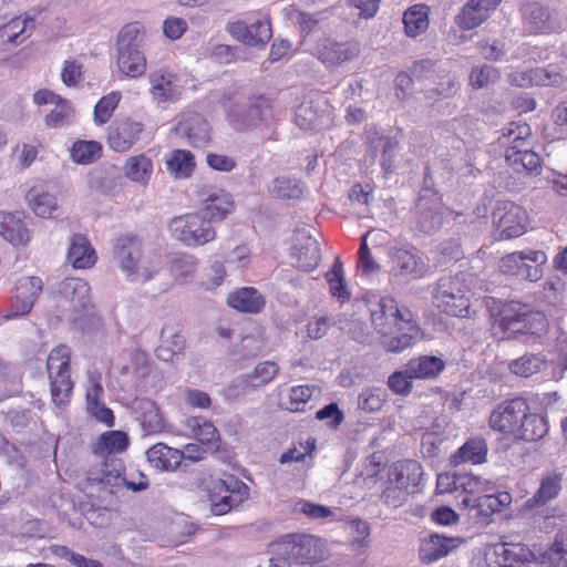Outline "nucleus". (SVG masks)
<instances>
[{"mask_svg": "<svg viewBox=\"0 0 567 567\" xmlns=\"http://www.w3.org/2000/svg\"><path fill=\"white\" fill-rule=\"evenodd\" d=\"M320 542L312 535L288 534L271 544L269 567H321Z\"/></svg>", "mask_w": 567, "mask_h": 567, "instance_id": "nucleus-1", "label": "nucleus"}, {"mask_svg": "<svg viewBox=\"0 0 567 567\" xmlns=\"http://www.w3.org/2000/svg\"><path fill=\"white\" fill-rule=\"evenodd\" d=\"M499 326L506 340H522L525 343H535L546 332L548 322L540 311H533L527 305L517 301V307L505 310V317Z\"/></svg>", "mask_w": 567, "mask_h": 567, "instance_id": "nucleus-2", "label": "nucleus"}, {"mask_svg": "<svg viewBox=\"0 0 567 567\" xmlns=\"http://www.w3.org/2000/svg\"><path fill=\"white\" fill-rule=\"evenodd\" d=\"M112 254L121 270L131 280L146 281L156 271L144 262L143 241L137 235L125 234L117 237L113 244Z\"/></svg>", "mask_w": 567, "mask_h": 567, "instance_id": "nucleus-3", "label": "nucleus"}, {"mask_svg": "<svg viewBox=\"0 0 567 567\" xmlns=\"http://www.w3.org/2000/svg\"><path fill=\"white\" fill-rule=\"evenodd\" d=\"M225 111L229 124L244 132L266 122L271 116L272 105L271 100L265 95H251L234 100Z\"/></svg>", "mask_w": 567, "mask_h": 567, "instance_id": "nucleus-4", "label": "nucleus"}, {"mask_svg": "<svg viewBox=\"0 0 567 567\" xmlns=\"http://www.w3.org/2000/svg\"><path fill=\"white\" fill-rule=\"evenodd\" d=\"M143 42L137 23H130L122 28L117 37V66L130 78H138L146 71V59L140 50Z\"/></svg>", "mask_w": 567, "mask_h": 567, "instance_id": "nucleus-5", "label": "nucleus"}, {"mask_svg": "<svg viewBox=\"0 0 567 567\" xmlns=\"http://www.w3.org/2000/svg\"><path fill=\"white\" fill-rule=\"evenodd\" d=\"M471 290L461 276H446L439 279L434 292L437 307L449 316L470 318L472 316Z\"/></svg>", "mask_w": 567, "mask_h": 567, "instance_id": "nucleus-6", "label": "nucleus"}, {"mask_svg": "<svg viewBox=\"0 0 567 567\" xmlns=\"http://www.w3.org/2000/svg\"><path fill=\"white\" fill-rule=\"evenodd\" d=\"M172 236L187 247H199L216 237L213 223L199 210L176 216L169 221Z\"/></svg>", "mask_w": 567, "mask_h": 567, "instance_id": "nucleus-7", "label": "nucleus"}, {"mask_svg": "<svg viewBox=\"0 0 567 567\" xmlns=\"http://www.w3.org/2000/svg\"><path fill=\"white\" fill-rule=\"evenodd\" d=\"M52 401L56 405H64L69 402L73 389L70 375V349L66 346H59L51 350L47 360Z\"/></svg>", "mask_w": 567, "mask_h": 567, "instance_id": "nucleus-8", "label": "nucleus"}, {"mask_svg": "<svg viewBox=\"0 0 567 567\" xmlns=\"http://www.w3.org/2000/svg\"><path fill=\"white\" fill-rule=\"evenodd\" d=\"M547 256L542 250L515 251L499 261V271L520 280L537 281L543 277V266Z\"/></svg>", "mask_w": 567, "mask_h": 567, "instance_id": "nucleus-9", "label": "nucleus"}, {"mask_svg": "<svg viewBox=\"0 0 567 567\" xmlns=\"http://www.w3.org/2000/svg\"><path fill=\"white\" fill-rule=\"evenodd\" d=\"M249 497V487L240 480L228 475L225 480L214 482L209 493L210 512L225 515Z\"/></svg>", "mask_w": 567, "mask_h": 567, "instance_id": "nucleus-10", "label": "nucleus"}, {"mask_svg": "<svg viewBox=\"0 0 567 567\" xmlns=\"http://www.w3.org/2000/svg\"><path fill=\"white\" fill-rule=\"evenodd\" d=\"M392 474L395 486H392V506H402L410 495L417 492V485L421 482L423 471L419 462L414 460H404L394 464Z\"/></svg>", "mask_w": 567, "mask_h": 567, "instance_id": "nucleus-11", "label": "nucleus"}, {"mask_svg": "<svg viewBox=\"0 0 567 567\" xmlns=\"http://www.w3.org/2000/svg\"><path fill=\"white\" fill-rule=\"evenodd\" d=\"M360 52L361 43L353 39L340 42L332 38H322L313 48V55L327 68L339 66L354 60L359 56Z\"/></svg>", "mask_w": 567, "mask_h": 567, "instance_id": "nucleus-12", "label": "nucleus"}, {"mask_svg": "<svg viewBox=\"0 0 567 567\" xmlns=\"http://www.w3.org/2000/svg\"><path fill=\"white\" fill-rule=\"evenodd\" d=\"M100 457V466L87 472L86 481L92 485H101V488L110 494H116L126 483V478L123 477V461L114 454Z\"/></svg>", "mask_w": 567, "mask_h": 567, "instance_id": "nucleus-13", "label": "nucleus"}, {"mask_svg": "<svg viewBox=\"0 0 567 567\" xmlns=\"http://www.w3.org/2000/svg\"><path fill=\"white\" fill-rule=\"evenodd\" d=\"M529 405L524 398L517 396L497 405L489 415V426L501 433L516 435V430L524 420Z\"/></svg>", "mask_w": 567, "mask_h": 567, "instance_id": "nucleus-14", "label": "nucleus"}, {"mask_svg": "<svg viewBox=\"0 0 567 567\" xmlns=\"http://www.w3.org/2000/svg\"><path fill=\"white\" fill-rule=\"evenodd\" d=\"M524 28L530 34H549L560 29L548 8L537 1H524L520 6Z\"/></svg>", "mask_w": 567, "mask_h": 567, "instance_id": "nucleus-15", "label": "nucleus"}, {"mask_svg": "<svg viewBox=\"0 0 567 567\" xmlns=\"http://www.w3.org/2000/svg\"><path fill=\"white\" fill-rule=\"evenodd\" d=\"M392 352H401L411 347L420 333V327L412 311L405 306H395L392 313Z\"/></svg>", "mask_w": 567, "mask_h": 567, "instance_id": "nucleus-16", "label": "nucleus"}, {"mask_svg": "<svg viewBox=\"0 0 567 567\" xmlns=\"http://www.w3.org/2000/svg\"><path fill=\"white\" fill-rule=\"evenodd\" d=\"M525 210L512 203L501 204L492 214L493 223L499 231L501 239H512L525 233Z\"/></svg>", "mask_w": 567, "mask_h": 567, "instance_id": "nucleus-17", "label": "nucleus"}, {"mask_svg": "<svg viewBox=\"0 0 567 567\" xmlns=\"http://www.w3.org/2000/svg\"><path fill=\"white\" fill-rule=\"evenodd\" d=\"M61 306L68 303V310L78 315L85 311L91 303L90 286L79 278H66L61 281L55 291Z\"/></svg>", "mask_w": 567, "mask_h": 567, "instance_id": "nucleus-18", "label": "nucleus"}, {"mask_svg": "<svg viewBox=\"0 0 567 567\" xmlns=\"http://www.w3.org/2000/svg\"><path fill=\"white\" fill-rule=\"evenodd\" d=\"M90 384L86 389L85 402L86 412L90 416L106 426L114 425V414L104 402V389L101 383V374L96 372L89 373Z\"/></svg>", "mask_w": 567, "mask_h": 567, "instance_id": "nucleus-19", "label": "nucleus"}, {"mask_svg": "<svg viewBox=\"0 0 567 567\" xmlns=\"http://www.w3.org/2000/svg\"><path fill=\"white\" fill-rule=\"evenodd\" d=\"M227 31L236 40L250 47L265 45L271 39V27L268 20H258L251 24L244 21L228 23Z\"/></svg>", "mask_w": 567, "mask_h": 567, "instance_id": "nucleus-20", "label": "nucleus"}, {"mask_svg": "<svg viewBox=\"0 0 567 567\" xmlns=\"http://www.w3.org/2000/svg\"><path fill=\"white\" fill-rule=\"evenodd\" d=\"M392 269H395V276L409 280L420 278L425 275L427 266L414 247L396 249L392 254Z\"/></svg>", "mask_w": 567, "mask_h": 567, "instance_id": "nucleus-21", "label": "nucleus"}, {"mask_svg": "<svg viewBox=\"0 0 567 567\" xmlns=\"http://www.w3.org/2000/svg\"><path fill=\"white\" fill-rule=\"evenodd\" d=\"M143 124L131 118L116 122L109 132L107 144L115 152L128 151L140 138Z\"/></svg>", "mask_w": 567, "mask_h": 567, "instance_id": "nucleus-22", "label": "nucleus"}, {"mask_svg": "<svg viewBox=\"0 0 567 567\" xmlns=\"http://www.w3.org/2000/svg\"><path fill=\"white\" fill-rule=\"evenodd\" d=\"M495 555L498 567H538L534 554L522 544L498 545Z\"/></svg>", "mask_w": 567, "mask_h": 567, "instance_id": "nucleus-23", "label": "nucleus"}, {"mask_svg": "<svg viewBox=\"0 0 567 567\" xmlns=\"http://www.w3.org/2000/svg\"><path fill=\"white\" fill-rule=\"evenodd\" d=\"M176 130L194 147L206 146L210 141L208 122L196 113L185 116Z\"/></svg>", "mask_w": 567, "mask_h": 567, "instance_id": "nucleus-24", "label": "nucleus"}, {"mask_svg": "<svg viewBox=\"0 0 567 567\" xmlns=\"http://www.w3.org/2000/svg\"><path fill=\"white\" fill-rule=\"evenodd\" d=\"M131 408L146 434L158 433L164 429L163 417L154 401L137 398L132 402Z\"/></svg>", "mask_w": 567, "mask_h": 567, "instance_id": "nucleus-25", "label": "nucleus"}, {"mask_svg": "<svg viewBox=\"0 0 567 567\" xmlns=\"http://www.w3.org/2000/svg\"><path fill=\"white\" fill-rule=\"evenodd\" d=\"M146 457L148 463L156 470L174 471L183 461L184 453L164 443H157L146 451Z\"/></svg>", "mask_w": 567, "mask_h": 567, "instance_id": "nucleus-26", "label": "nucleus"}, {"mask_svg": "<svg viewBox=\"0 0 567 567\" xmlns=\"http://www.w3.org/2000/svg\"><path fill=\"white\" fill-rule=\"evenodd\" d=\"M66 258L76 269L90 268L96 261L94 248L86 236L82 234L72 236Z\"/></svg>", "mask_w": 567, "mask_h": 567, "instance_id": "nucleus-27", "label": "nucleus"}, {"mask_svg": "<svg viewBox=\"0 0 567 567\" xmlns=\"http://www.w3.org/2000/svg\"><path fill=\"white\" fill-rule=\"evenodd\" d=\"M457 538L432 534L423 539L419 549L420 558L424 563H433L446 556L456 547Z\"/></svg>", "mask_w": 567, "mask_h": 567, "instance_id": "nucleus-28", "label": "nucleus"}, {"mask_svg": "<svg viewBox=\"0 0 567 567\" xmlns=\"http://www.w3.org/2000/svg\"><path fill=\"white\" fill-rule=\"evenodd\" d=\"M367 303L370 309L371 322L377 332L383 338L382 343L385 347V350L390 351V343L388 341L390 324L386 316V298L371 293L367 297Z\"/></svg>", "mask_w": 567, "mask_h": 567, "instance_id": "nucleus-29", "label": "nucleus"}, {"mask_svg": "<svg viewBox=\"0 0 567 567\" xmlns=\"http://www.w3.org/2000/svg\"><path fill=\"white\" fill-rule=\"evenodd\" d=\"M549 431L547 417L537 413L526 412L524 420L516 430L515 440L525 442H538Z\"/></svg>", "mask_w": 567, "mask_h": 567, "instance_id": "nucleus-30", "label": "nucleus"}, {"mask_svg": "<svg viewBox=\"0 0 567 567\" xmlns=\"http://www.w3.org/2000/svg\"><path fill=\"white\" fill-rule=\"evenodd\" d=\"M0 235L13 246L25 245L30 240L22 218L11 213H0Z\"/></svg>", "mask_w": 567, "mask_h": 567, "instance_id": "nucleus-31", "label": "nucleus"}, {"mask_svg": "<svg viewBox=\"0 0 567 567\" xmlns=\"http://www.w3.org/2000/svg\"><path fill=\"white\" fill-rule=\"evenodd\" d=\"M227 302L231 308L248 313H258L265 306L264 297L252 287H244L229 293Z\"/></svg>", "mask_w": 567, "mask_h": 567, "instance_id": "nucleus-32", "label": "nucleus"}, {"mask_svg": "<svg viewBox=\"0 0 567 567\" xmlns=\"http://www.w3.org/2000/svg\"><path fill=\"white\" fill-rule=\"evenodd\" d=\"M487 443L483 437L468 439L450 458V464L458 466L464 462L482 464L486 461Z\"/></svg>", "mask_w": 567, "mask_h": 567, "instance_id": "nucleus-33", "label": "nucleus"}, {"mask_svg": "<svg viewBox=\"0 0 567 567\" xmlns=\"http://www.w3.org/2000/svg\"><path fill=\"white\" fill-rule=\"evenodd\" d=\"M204 203L199 212L213 224L223 220L234 209L231 196L221 189L213 192Z\"/></svg>", "mask_w": 567, "mask_h": 567, "instance_id": "nucleus-34", "label": "nucleus"}, {"mask_svg": "<svg viewBox=\"0 0 567 567\" xmlns=\"http://www.w3.org/2000/svg\"><path fill=\"white\" fill-rule=\"evenodd\" d=\"M295 123L301 130H316L323 125V111L319 101L305 99L296 109Z\"/></svg>", "mask_w": 567, "mask_h": 567, "instance_id": "nucleus-35", "label": "nucleus"}, {"mask_svg": "<svg viewBox=\"0 0 567 567\" xmlns=\"http://www.w3.org/2000/svg\"><path fill=\"white\" fill-rule=\"evenodd\" d=\"M416 213V228L427 235L435 234L443 226V214L439 205H429V202H419Z\"/></svg>", "mask_w": 567, "mask_h": 567, "instance_id": "nucleus-36", "label": "nucleus"}, {"mask_svg": "<svg viewBox=\"0 0 567 567\" xmlns=\"http://www.w3.org/2000/svg\"><path fill=\"white\" fill-rule=\"evenodd\" d=\"M125 176L142 186H146L153 174V162L144 154L130 156L124 165Z\"/></svg>", "mask_w": 567, "mask_h": 567, "instance_id": "nucleus-37", "label": "nucleus"}, {"mask_svg": "<svg viewBox=\"0 0 567 567\" xmlns=\"http://www.w3.org/2000/svg\"><path fill=\"white\" fill-rule=\"evenodd\" d=\"M404 31L408 37L415 38L429 28V7L414 4L410 7L402 18Z\"/></svg>", "mask_w": 567, "mask_h": 567, "instance_id": "nucleus-38", "label": "nucleus"}, {"mask_svg": "<svg viewBox=\"0 0 567 567\" xmlns=\"http://www.w3.org/2000/svg\"><path fill=\"white\" fill-rule=\"evenodd\" d=\"M408 365L415 379H433L445 369V362L435 355H422L411 360Z\"/></svg>", "mask_w": 567, "mask_h": 567, "instance_id": "nucleus-39", "label": "nucleus"}, {"mask_svg": "<svg viewBox=\"0 0 567 567\" xmlns=\"http://www.w3.org/2000/svg\"><path fill=\"white\" fill-rule=\"evenodd\" d=\"M25 199L34 214L43 218L52 217V213L58 209L56 198L39 187H32Z\"/></svg>", "mask_w": 567, "mask_h": 567, "instance_id": "nucleus-40", "label": "nucleus"}, {"mask_svg": "<svg viewBox=\"0 0 567 567\" xmlns=\"http://www.w3.org/2000/svg\"><path fill=\"white\" fill-rule=\"evenodd\" d=\"M128 446V436L122 431H110L103 433L96 446L94 453L97 456H105L106 454H114L123 452Z\"/></svg>", "mask_w": 567, "mask_h": 567, "instance_id": "nucleus-41", "label": "nucleus"}, {"mask_svg": "<svg viewBox=\"0 0 567 567\" xmlns=\"http://www.w3.org/2000/svg\"><path fill=\"white\" fill-rule=\"evenodd\" d=\"M172 79L173 75L171 73H164L162 71L150 74L151 93L155 100L166 102L175 97L177 91Z\"/></svg>", "mask_w": 567, "mask_h": 567, "instance_id": "nucleus-42", "label": "nucleus"}, {"mask_svg": "<svg viewBox=\"0 0 567 567\" xmlns=\"http://www.w3.org/2000/svg\"><path fill=\"white\" fill-rule=\"evenodd\" d=\"M167 169L176 178L189 177L196 166L194 155L189 151L175 150L171 153V157L167 159Z\"/></svg>", "mask_w": 567, "mask_h": 567, "instance_id": "nucleus-43", "label": "nucleus"}, {"mask_svg": "<svg viewBox=\"0 0 567 567\" xmlns=\"http://www.w3.org/2000/svg\"><path fill=\"white\" fill-rule=\"evenodd\" d=\"M299 267L306 271L317 268L321 261V250L316 238L307 236L303 243L297 248Z\"/></svg>", "mask_w": 567, "mask_h": 567, "instance_id": "nucleus-44", "label": "nucleus"}, {"mask_svg": "<svg viewBox=\"0 0 567 567\" xmlns=\"http://www.w3.org/2000/svg\"><path fill=\"white\" fill-rule=\"evenodd\" d=\"M546 367V360L542 354H525L508 363L512 373L528 378Z\"/></svg>", "mask_w": 567, "mask_h": 567, "instance_id": "nucleus-45", "label": "nucleus"}, {"mask_svg": "<svg viewBox=\"0 0 567 567\" xmlns=\"http://www.w3.org/2000/svg\"><path fill=\"white\" fill-rule=\"evenodd\" d=\"M326 279L330 286V292L333 297L338 298L341 302L350 299V292L347 288V282L343 272V265L340 258H336L331 269L326 274Z\"/></svg>", "mask_w": 567, "mask_h": 567, "instance_id": "nucleus-46", "label": "nucleus"}, {"mask_svg": "<svg viewBox=\"0 0 567 567\" xmlns=\"http://www.w3.org/2000/svg\"><path fill=\"white\" fill-rule=\"evenodd\" d=\"M269 192L272 197L280 198V199H297L300 198L303 188L301 183H299L295 178L280 176L276 177L270 186Z\"/></svg>", "mask_w": 567, "mask_h": 567, "instance_id": "nucleus-47", "label": "nucleus"}, {"mask_svg": "<svg viewBox=\"0 0 567 567\" xmlns=\"http://www.w3.org/2000/svg\"><path fill=\"white\" fill-rule=\"evenodd\" d=\"M561 488L560 477L557 475H548L543 478L538 491L526 502L528 508L544 505L548 501L556 497Z\"/></svg>", "mask_w": 567, "mask_h": 567, "instance_id": "nucleus-48", "label": "nucleus"}, {"mask_svg": "<svg viewBox=\"0 0 567 567\" xmlns=\"http://www.w3.org/2000/svg\"><path fill=\"white\" fill-rule=\"evenodd\" d=\"M505 158L511 164L520 163L530 173H539L540 157L530 150H520L517 145H512L505 151Z\"/></svg>", "mask_w": 567, "mask_h": 567, "instance_id": "nucleus-49", "label": "nucleus"}, {"mask_svg": "<svg viewBox=\"0 0 567 567\" xmlns=\"http://www.w3.org/2000/svg\"><path fill=\"white\" fill-rule=\"evenodd\" d=\"M102 145L95 141H78L71 148V157L78 164H91L101 157Z\"/></svg>", "mask_w": 567, "mask_h": 567, "instance_id": "nucleus-50", "label": "nucleus"}, {"mask_svg": "<svg viewBox=\"0 0 567 567\" xmlns=\"http://www.w3.org/2000/svg\"><path fill=\"white\" fill-rule=\"evenodd\" d=\"M534 76V83L537 86L564 87L567 84V76L554 64L535 68Z\"/></svg>", "mask_w": 567, "mask_h": 567, "instance_id": "nucleus-51", "label": "nucleus"}, {"mask_svg": "<svg viewBox=\"0 0 567 567\" xmlns=\"http://www.w3.org/2000/svg\"><path fill=\"white\" fill-rule=\"evenodd\" d=\"M486 20L477 6L468 1L455 17V23L463 30H472L481 25Z\"/></svg>", "mask_w": 567, "mask_h": 567, "instance_id": "nucleus-52", "label": "nucleus"}, {"mask_svg": "<svg viewBox=\"0 0 567 567\" xmlns=\"http://www.w3.org/2000/svg\"><path fill=\"white\" fill-rule=\"evenodd\" d=\"M279 372V367L274 361H264L258 363L255 369L247 373L251 383H254L255 389H259L261 386L270 383Z\"/></svg>", "mask_w": 567, "mask_h": 567, "instance_id": "nucleus-53", "label": "nucleus"}, {"mask_svg": "<svg viewBox=\"0 0 567 567\" xmlns=\"http://www.w3.org/2000/svg\"><path fill=\"white\" fill-rule=\"evenodd\" d=\"M29 28H34L33 18H13L0 29V37L6 38L10 43H16Z\"/></svg>", "mask_w": 567, "mask_h": 567, "instance_id": "nucleus-54", "label": "nucleus"}, {"mask_svg": "<svg viewBox=\"0 0 567 567\" xmlns=\"http://www.w3.org/2000/svg\"><path fill=\"white\" fill-rule=\"evenodd\" d=\"M121 95L117 92H112L103 96L94 107V122L96 125L105 124L112 116L113 111L116 109Z\"/></svg>", "mask_w": 567, "mask_h": 567, "instance_id": "nucleus-55", "label": "nucleus"}, {"mask_svg": "<svg viewBox=\"0 0 567 567\" xmlns=\"http://www.w3.org/2000/svg\"><path fill=\"white\" fill-rule=\"evenodd\" d=\"M255 390L254 383H251L248 374L244 373L233 379L223 390V393L226 400L237 401L239 398Z\"/></svg>", "mask_w": 567, "mask_h": 567, "instance_id": "nucleus-56", "label": "nucleus"}, {"mask_svg": "<svg viewBox=\"0 0 567 567\" xmlns=\"http://www.w3.org/2000/svg\"><path fill=\"white\" fill-rule=\"evenodd\" d=\"M499 79V72L493 65L475 66L470 73V83L474 89H482Z\"/></svg>", "mask_w": 567, "mask_h": 567, "instance_id": "nucleus-57", "label": "nucleus"}, {"mask_svg": "<svg viewBox=\"0 0 567 567\" xmlns=\"http://www.w3.org/2000/svg\"><path fill=\"white\" fill-rule=\"evenodd\" d=\"M546 554L551 564L567 567V529H561L555 535L553 546Z\"/></svg>", "mask_w": 567, "mask_h": 567, "instance_id": "nucleus-58", "label": "nucleus"}, {"mask_svg": "<svg viewBox=\"0 0 567 567\" xmlns=\"http://www.w3.org/2000/svg\"><path fill=\"white\" fill-rule=\"evenodd\" d=\"M42 289L43 282L41 278L35 276L20 278L17 284L18 295L28 300L31 299L33 303L39 298Z\"/></svg>", "mask_w": 567, "mask_h": 567, "instance_id": "nucleus-59", "label": "nucleus"}, {"mask_svg": "<svg viewBox=\"0 0 567 567\" xmlns=\"http://www.w3.org/2000/svg\"><path fill=\"white\" fill-rule=\"evenodd\" d=\"M313 393V388L309 385H298L290 390L289 403L287 409L291 412L305 411L306 404L309 402Z\"/></svg>", "mask_w": 567, "mask_h": 567, "instance_id": "nucleus-60", "label": "nucleus"}, {"mask_svg": "<svg viewBox=\"0 0 567 567\" xmlns=\"http://www.w3.org/2000/svg\"><path fill=\"white\" fill-rule=\"evenodd\" d=\"M161 341L174 354L181 353L185 348V339L174 326L165 324L161 330Z\"/></svg>", "mask_w": 567, "mask_h": 567, "instance_id": "nucleus-61", "label": "nucleus"}, {"mask_svg": "<svg viewBox=\"0 0 567 567\" xmlns=\"http://www.w3.org/2000/svg\"><path fill=\"white\" fill-rule=\"evenodd\" d=\"M293 512L305 514L307 517L312 519L327 518L332 515V511L329 507L305 499H299L295 504Z\"/></svg>", "mask_w": 567, "mask_h": 567, "instance_id": "nucleus-62", "label": "nucleus"}, {"mask_svg": "<svg viewBox=\"0 0 567 567\" xmlns=\"http://www.w3.org/2000/svg\"><path fill=\"white\" fill-rule=\"evenodd\" d=\"M494 502L495 501L489 494L475 497V505H473L474 514H472V518L480 522H486L489 516L499 512L498 508H496V503Z\"/></svg>", "mask_w": 567, "mask_h": 567, "instance_id": "nucleus-63", "label": "nucleus"}, {"mask_svg": "<svg viewBox=\"0 0 567 567\" xmlns=\"http://www.w3.org/2000/svg\"><path fill=\"white\" fill-rule=\"evenodd\" d=\"M70 103L62 99L55 104V107L45 116V125L48 127H61L65 124L71 114Z\"/></svg>", "mask_w": 567, "mask_h": 567, "instance_id": "nucleus-64", "label": "nucleus"}]
</instances>
